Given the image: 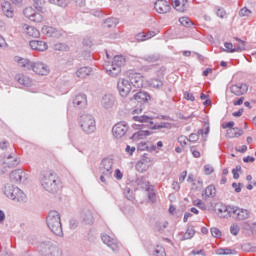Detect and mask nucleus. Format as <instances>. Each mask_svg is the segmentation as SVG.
Listing matches in <instances>:
<instances>
[{
	"label": "nucleus",
	"mask_w": 256,
	"mask_h": 256,
	"mask_svg": "<svg viewBox=\"0 0 256 256\" xmlns=\"http://www.w3.org/2000/svg\"><path fill=\"white\" fill-rule=\"evenodd\" d=\"M14 61L19 67H22L24 71H33L36 75H41L42 77L47 76L51 72L49 66L41 61L31 62L29 59L19 56H16Z\"/></svg>",
	"instance_id": "obj_1"
},
{
	"label": "nucleus",
	"mask_w": 256,
	"mask_h": 256,
	"mask_svg": "<svg viewBox=\"0 0 256 256\" xmlns=\"http://www.w3.org/2000/svg\"><path fill=\"white\" fill-rule=\"evenodd\" d=\"M40 183L48 193H57L61 189V180L53 171L44 172L40 178Z\"/></svg>",
	"instance_id": "obj_2"
},
{
	"label": "nucleus",
	"mask_w": 256,
	"mask_h": 256,
	"mask_svg": "<svg viewBox=\"0 0 256 256\" xmlns=\"http://www.w3.org/2000/svg\"><path fill=\"white\" fill-rule=\"evenodd\" d=\"M46 223H47L48 229H50V231L54 233V235H57L58 237H62L63 226L61 224V215L59 214V212L55 210L50 211L46 218Z\"/></svg>",
	"instance_id": "obj_3"
},
{
	"label": "nucleus",
	"mask_w": 256,
	"mask_h": 256,
	"mask_svg": "<svg viewBox=\"0 0 256 256\" xmlns=\"http://www.w3.org/2000/svg\"><path fill=\"white\" fill-rule=\"evenodd\" d=\"M4 195L11 201H17V203H25L27 201V195L22 192L19 187H15L11 184H7L4 187Z\"/></svg>",
	"instance_id": "obj_4"
},
{
	"label": "nucleus",
	"mask_w": 256,
	"mask_h": 256,
	"mask_svg": "<svg viewBox=\"0 0 256 256\" xmlns=\"http://www.w3.org/2000/svg\"><path fill=\"white\" fill-rule=\"evenodd\" d=\"M123 65H125V57L123 55L114 56L112 63L105 68L107 75L110 77H119Z\"/></svg>",
	"instance_id": "obj_5"
},
{
	"label": "nucleus",
	"mask_w": 256,
	"mask_h": 256,
	"mask_svg": "<svg viewBox=\"0 0 256 256\" xmlns=\"http://www.w3.org/2000/svg\"><path fill=\"white\" fill-rule=\"evenodd\" d=\"M113 159L111 158H104L99 166V173H100V181L102 183H107L108 179H111L113 175Z\"/></svg>",
	"instance_id": "obj_6"
},
{
	"label": "nucleus",
	"mask_w": 256,
	"mask_h": 256,
	"mask_svg": "<svg viewBox=\"0 0 256 256\" xmlns=\"http://www.w3.org/2000/svg\"><path fill=\"white\" fill-rule=\"evenodd\" d=\"M79 125L82 131L84 133H87V135H91V133H95V129H97L95 118L89 114H84L80 116Z\"/></svg>",
	"instance_id": "obj_7"
},
{
	"label": "nucleus",
	"mask_w": 256,
	"mask_h": 256,
	"mask_svg": "<svg viewBox=\"0 0 256 256\" xmlns=\"http://www.w3.org/2000/svg\"><path fill=\"white\" fill-rule=\"evenodd\" d=\"M151 165H153V158L151 155L145 153L136 163V171H138V173H145V171H149Z\"/></svg>",
	"instance_id": "obj_8"
},
{
	"label": "nucleus",
	"mask_w": 256,
	"mask_h": 256,
	"mask_svg": "<svg viewBox=\"0 0 256 256\" xmlns=\"http://www.w3.org/2000/svg\"><path fill=\"white\" fill-rule=\"evenodd\" d=\"M127 131H129V125L126 122H118L112 128V135L116 139H121V137H125Z\"/></svg>",
	"instance_id": "obj_9"
},
{
	"label": "nucleus",
	"mask_w": 256,
	"mask_h": 256,
	"mask_svg": "<svg viewBox=\"0 0 256 256\" xmlns=\"http://www.w3.org/2000/svg\"><path fill=\"white\" fill-rule=\"evenodd\" d=\"M23 13H24V17L33 21V23H43V20H44L43 15L35 12V9H33V7L25 8Z\"/></svg>",
	"instance_id": "obj_10"
},
{
	"label": "nucleus",
	"mask_w": 256,
	"mask_h": 256,
	"mask_svg": "<svg viewBox=\"0 0 256 256\" xmlns=\"http://www.w3.org/2000/svg\"><path fill=\"white\" fill-rule=\"evenodd\" d=\"M247 91H249V85H247V83H237L230 87V92L236 97L247 95Z\"/></svg>",
	"instance_id": "obj_11"
},
{
	"label": "nucleus",
	"mask_w": 256,
	"mask_h": 256,
	"mask_svg": "<svg viewBox=\"0 0 256 256\" xmlns=\"http://www.w3.org/2000/svg\"><path fill=\"white\" fill-rule=\"evenodd\" d=\"M232 217H234V219H237V221H245L249 219V217H251V212L247 209L234 206Z\"/></svg>",
	"instance_id": "obj_12"
},
{
	"label": "nucleus",
	"mask_w": 256,
	"mask_h": 256,
	"mask_svg": "<svg viewBox=\"0 0 256 256\" xmlns=\"http://www.w3.org/2000/svg\"><path fill=\"white\" fill-rule=\"evenodd\" d=\"M117 105V100L113 94H105L101 99V107L106 110H111Z\"/></svg>",
	"instance_id": "obj_13"
},
{
	"label": "nucleus",
	"mask_w": 256,
	"mask_h": 256,
	"mask_svg": "<svg viewBox=\"0 0 256 256\" xmlns=\"http://www.w3.org/2000/svg\"><path fill=\"white\" fill-rule=\"evenodd\" d=\"M117 87L121 97H127V95L131 93V83L129 82V80L120 78L118 80Z\"/></svg>",
	"instance_id": "obj_14"
},
{
	"label": "nucleus",
	"mask_w": 256,
	"mask_h": 256,
	"mask_svg": "<svg viewBox=\"0 0 256 256\" xmlns=\"http://www.w3.org/2000/svg\"><path fill=\"white\" fill-rule=\"evenodd\" d=\"M101 239L103 243L107 245V247H109V249H111L114 253H117L119 251V241H117V239L112 238L107 234H103L101 236Z\"/></svg>",
	"instance_id": "obj_15"
},
{
	"label": "nucleus",
	"mask_w": 256,
	"mask_h": 256,
	"mask_svg": "<svg viewBox=\"0 0 256 256\" xmlns=\"http://www.w3.org/2000/svg\"><path fill=\"white\" fill-rule=\"evenodd\" d=\"M154 9L160 15H165L171 11V5L164 0H158L154 4Z\"/></svg>",
	"instance_id": "obj_16"
},
{
	"label": "nucleus",
	"mask_w": 256,
	"mask_h": 256,
	"mask_svg": "<svg viewBox=\"0 0 256 256\" xmlns=\"http://www.w3.org/2000/svg\"><path fill=\"white\" fill-rule=\"evenodd\" d=\"M129 79L133 87H136L137 89H141V87H143V75L135 72H130Z\"/></svg>",
	"instance_id": "obj_17"
},
{
	"label": "nucleus",
	"mask_w": 256,
	"mask_h": 256,
	"mask_svg": "<svg viewBox=\"0 0 256 256\" xmlns=\"http://www.w3.org/2000/svg\"><path fill=\"white\" fill-rule=\"evenodd\" d=\"M233 209H234V206H229V205L221 204L219 206V208L217 209L218 216L222 217L224 219H227L229 217H233Z\"/></svg>",
	"instance_id": "obj_18"
},
{
	"label": "nucleus",
	"mask_w": 256,
	"mask_h": 256,
	"mask_svg": "<svg viewBox=\"0 0 256 256\" xmlns=\"http://www.w3.org/2000/svg\"><path fill=\"white\" fill-rule=\"evenodd\" d=\"M172 6L178 13H185L189 9L188 0H172Z\"/></svg>",
	"instance_id": "obj_19"
},
{
	"label": "nucleus",
	"mask_w": 256,
	"mask_h": 256,
	"mask_svg": "<svg viewBox=\"0 0 256 256\" xmlns=\"http://www.w3.org/2000/svg\"><path fill=\"white\" fill-rule=\"evenodd\" d=\"M42 33L46 35V37H54L56 39H59V37H63V32H61V30H57L56 28L51 26H44L42 28Z\"/></svg>",
	"instance_id": "obj_20"
},
{
	"label": "nucleus",
	"mask_w": 256,
	"mask_h": 256,
	"mask_svg": "<svg viewBox=\"0 0 256 256\" xmlns=\"http://www.w3.org/2000/svg\"><path fill=\"white\" fill-rule=\"evenodd\" d=\"M2 163L4 167H17V165H19V158L15 154H9L7 156H4Z\"/></svg>",
	"instance_id": "obj_21"
},
{
	"label": "nucleus",
	"mask_w": 256,
	"mask_h": 256,
	"mask_svg": "<svg viewBox=\"0 0 256 256\" xmlns=\"http://www.w3.org/2000/svg\"><path fill=\"white\" fill-rule=\"evenodd\" d=\"M29 46L33 51H47L49 47L46 42L39 40H31Z\"/></svg>",
	"instance_id": "obj_22"
},
{
	"label": "nucleus",
	"mask_w": 256,
	"mask_h": 256,
	"mask_svg": "<svg viewBox=\"0 0 256 256\" xmlns=\"http://www.w3.org/2000/svg\"><path fill=\"white\" fill-rule=\"evenodd\" d=\"M74 107H78V109H83V107H87V96L85 94H78L73 99Z\"/></svg>",
	"instance_id": "obj_23"
},
{
	"label": "nucleus",
	"mask_w": 256,
	"mask_h": 256,
	"mask_svg": "<svg viewBox=\"0 0 256 256\" xmlns=\"http://www.w3.org/2000/svg\"><path fill=\"white\" fill-rule=\"evenodd\" d=\"M217 195V189L215 188V185H209L202 191V198L207 199H214V197Z\"/></svg>",
	"instance_id": "obj_24"
},
{
	"label": "nucleus",
	"mask_w": 256,
	"mask_h": 256,
	"mask_svg": "<svg viewBox=\"0 0 256 256\" xmlns=\"http://www.w3.org/2000/svg\"><path fill=\"white\" fill-rule=\"evenodd\" d=\"M82 223L84 225H93L95 223V218L93 217V211L84 210L81 214Z\"/></svg>",
	"instance_id": "obj_25"
},
{
	"label": "nucleus",
	"mask_w": 256,
	"mask_h": 256,
	"mask_svg": "<svg viewBox=\"0 0 256 256\" xmlns=\"http://www.w3.org/2000/svg\"><path fill=\"white\" fill-rule=\"evenodd\" d=\"M151 99V96H149L146 92H138L133 95L131 98V101H137V103H140V105H143V103H147Z\"/></svg>",
	"instance_id": "obj_26"
},
{
	"label": "nucleus",
	"mask_w": 256,
	"mask_h": 256,
	"mask_svg": "<svg viewBox=\"0 0 256 256\" xmlns=\"http://www.w3.org/2000/svg\"><path fill=\"white\" fill-rule=\"evenodd\" d=\"M15 79L20 85H23V87H31V85H33V80L23 74H17Z\"/></svg>",
	"instance_id": "obj_27"
},
{
	"label": "nucleus",
	"mask_w": 256,
	"mask_h": 256,
	"mask_svg": "<svg viewBox=\"0 0 256 256\" xmlns=\"http://www.w3.org/2000/svg\"><path fill=\"white\" fill-rule=\"evenodd\" d=\"M52 246H53V243H51L50 241L41 242L38 245V251H39V253H41V255L47 256V255H49V251H51Z\"/></svg>",
	"instance_id": "obj_28"
},
{
	"label": "nucleus",
	"mask_w": 256,
	"mask_h": 256,
	"mask_svg": "<svg viewBox=\"0 0 256 256\" xmlns=\"http://www.w3.org/2000/svg\"><path fill=\"white\" fill-rule=\"evenodd\" d=\"M23 175H25V172L21 169L14 170L10 173V180L13 183H21L23 179Z\"/></svg>",
	"instance_id": "obj_29"
},
{
	"label": "nucleus",
	"mask_w": 256,
	"mask_h": 256,
	"mask_svg": "<svg viewBox=\"0 0 256 256\" xmlns=\"http://www.w3.org/2000/svg\"><path fill=\"white\" fill-rule=\"evenodd\" d=\"M1 7L6 17H9L10 19H12L14 12H13V7H11V3L8 1H4L2 2Z\"/></svg>",
	"instance_id": "obj_30"
},
{
	"label": "nucleus",
	"mask_w": 256,
	"mask_h": 256,
	"mask_svg": "<svg viewBox=\"0 0 256 256\" xmlns=\"http://www.w3.org/2000/svg\"><path fill=\"white\" fill-rule=\"evenodd\" d=\"M93 70L91 69V67H81L76 71V77H79L80 79H85V77H89V75H91V72Z\"/></svg>",
	"instance_id": "obj_31"
},
{
	"label": "nucleus",
	"mask_w": 256,
	"mask_h": 256,
	"mask_svg": "<svg viewBox=\"0 0 256 256\" xmlns=\"http://www.w3.org/2000/svg\"><path fill=\"white\" fill-rule=\"evenodd\" d=\"M24 31L26 33V35H28L29 37H39V35H41V33L37 30V28L33 27V26H29V25H25L24 26Z\"/></svg>",
	"instance_id": "obj_32"
},
{
	"label": "nucleus",
	"mask_w": 256,
	"mask_h": 256,
	"mask_svg": "<svg viewBox=\"0 0 256 256\" xmlns=\"http://www.w3.org/2000/svg\"><path fill=\"white\" fill-rule=\"evenodd\" d=\"M119 25V20L117 18H107L104 23V29H111L113 27H117Z\"/></svg>",
	"instance_id": "obj_33"
},
{
	"label": "nucleus",
	"mask_w": 256,
	"mask_h": 256,
	"mask_svg": "<svg viewBox=\"0 0 256 256\" xmlns=\"http://www.w3.org/2000/svg\"><path fill=\"white\" fill-rule=\"evenodd\" d=\"M51 5H56V7H61V9H67L71 3L69 0H48Z\"/></svg>",
	"instance_id": "obj_34"
},
{
	"label": "nucleus",
	"mask_w": 256,
	"mask_h": 256,
	"mask_svg": "<svg viewBox=\"0 0 256 256\" xmlns=\"http://www.w3.org/2000/svg\"><path fill=\"white\" fill-rule=\"evenodd\" d=\"M146 191L148 192V199L151 201V203L157 202V195L153 191V186H150L149 183L146 185Z\"/></svg>",
	"instance_id": "obj_35"
},
{
	"label": "nucleus",
	"mask_w": 256,
	"mask_h": 256,
	"mask_svg": "<svg viewBox=\"0 0 256 256\" xmlns=\"http://www.w3.org/2000/svg\"><path fill=\"white\" fill-rule=\"evenodd\" d=\"M151 135V131L149 130H139L138 132L133 134V139H145L146 137H149Z\"/></svg>",
	"instance_id": "obj_36"
},
{
	"label": "nucleus",
	"mask_w": 256,
	"mask_h": 256,
	"mask_svg": "<svg viewBox=\"0 0 256 256\" xmlns=\"http://www.w3.org/2000/svg\"><path fill=\"white\" fill-rule=\"evenodd\" d=\"M142 59L146 61V63H157V61H159L161 57L159 56V54H149L145 55Z\"/></svg>",
	"instance_id": "obj_37"
},
{
	"label": "nucleus",
	"mask_w": 256,
	"mask_h": 256,
	"mask_svg": "<svg viewBox=\"0 0 256 256\" xmlns=\"http://www.w3.org/2000/svg\"><path fill=\"white\" fill-rule=\"evenodd\" d=\"M152 37H155V32L150 31L148 33H140L137 35V41H147L151 39Z\"/></svg>",
	"instance_id": "obj_38"
},
{
	"label": "nucleus",
	"mask_w": 256,
	"mask_h": 256,
	"mask_svg": "<svg viewBox=\"0 0 256 256\" xmlns=\"http://www.w3.org/2000/svg\"><path fill=\"white\" fill-rule=\"evenodd\" d=\"M133 119L138 121V123H151V125H153V118L149 116H134Z\"/></svg>",
	"instance_id": "obj_39"
},
{
	"label": "nucleus",
	"mask_w": 256,
	"mask_h": 256,
	"mask_svg": "<svg viewBox=\"0 0 256 256\" xmlns=\"http://www.w3.org/2000/svg\"><path fill=\"white\" fill-rule=\"evenodd\" d=\"M47 256H63V252L61 249H59V247L52 244V247L50 248Z\"/></svg>",
	"instance_id": "obj_40"
},
{
	"label": "nucleus",
	"mask_w": 256,
	"mask_h": 256,
	"mask_svg": "<svg viewBox=\"0 0 256 256\" xmlns=\"http://www.w3.org/2000/svg\"><path fill=\"white\" fill-rule=\"evenodd\" d=\"M150 87H153V89H161L163 87V80L161 79H151L149 81Z\"/></svg>",
	"instance_id": "obj_41"
},
{
	"label": "nucleus",
	"mask_w": 256,
	"mask_h": 256,
	"mask_svg": "<svg viewBox=\"0 0 256 256\" xmlns=\"http://www.w3.org/2000/svg\"><path fill=\"white\" fill-rule=\"evenodd\" d=\"M236 41H238V44L232 51H235V53H241V51H245V41L239 38H236Z\"/></svg>",
	"instance_id": "obj_42"
},
{
	"label": "nucleus",
	"mask_w": 256,
	"mask_h": 256,
	"mask_svg": "<svg viewBox=\"0 0 256 256\" xmlns=\"http://www.w3.org/2000/svg\"><path fill=\"white\" fill-rule=\"evenodd\" d=\"M217 255H233L235 253V250H232L231 248H219L216 250Z\"/></svg>",
	"instance_id": "obj_43"
},
{
	"label": "nucleus",
	"mask_w": 256,
	"mask_h": 256,
	"mask_svg": "<svg viewBox=\"0 0 256 256\" xmlns=\"http://www.w3.org/2000/svg\"><path fill=\"white\" fill-rule=\"evenodd\" d=\"M194 236H195V229L193 227H189L184 233L183 239L184 240L193 239Z\"/></svg>",
	"instance_id": "obj_44"
},
{
	"label": "nucleus",
	"mask_w": 256,
	"mask_h": 256,
	"mask_svg": "<svg viewBox=\"0 0 256 256\" xmlns=\"http://www.w3.org/2000/svg\"><path fill=\"white\" fill-rule=\"evenodd\" d=\"M55 51H69V46L65 43H56L54 45Z\"/></svg>",
	"instance_id": "obj_45"
},
{
	"label": "nucleus",
	"mask_w": 256,
	"mask_h": 256,
	"mask_svg": "<svg viewBox=\"0 0 256 256\" xmlns=\"http://www.w3.org/2000/svg\"><path fill=\"white\" fill-rule=\"evenodd\" d=\"M179 23L182 24L183 27H191V25H193V22H191V19H189V17L179 18Z\"/></svg>",
	"instance_id": "obj_46"
},
{
	"label": "nucleus",
	"mask_w": 256,
	"mask_h": 256,
	"mask_svg": "<svg viewBox=\"0 0 256 256\" xmlns=\"http://www.w3.org/2000/svg\"><path fill=\"white\" fill-rule=\"evenodd\" d=\"M193 205L195 207H198L199 209H202V211H205V209H207V206L205 205V202H203L201 199L194 200Z\"/></svg>",
	"instance_id": "obj_47"
},
{
	"label": "nucleus",
	"mask_w": 256,
	"mask_h": 256,
	"mask_svg": "<svg viewBox=\"0 0 256 256\" xmlns=\"http://www.w3.org/2000/svg\"><path fill=\"white\" fill-rule=\"evenodd\" d=\"M240 231H241V228L239 227L238 224H232L230 226V233H231V235L237 236V235H239Z\"/></svg>",
	"instance_id": "obj_48"
},
{
	"label": "nucleus",
	"mask_w": 256,
	"mask_h": 256,
	"mask_svg": "<svg viewBox=\"0 0 256 256\" xmlns=\"http://www.w3.org/2000/svg\"><path fill=\"white\" fill-rule=\"evenodd\" d=\"M26 241L28 245H35L37 243V236L30 234L27 236Z\"/></svg>",
	"instance_id": "obj_49"
},
{
	"label": "nucleus",
	"mask_w": 256,
	"mask_h": 256,
	"mask_svg": "<svg viewBox=\"0 0 256 256\" xmlns=\"http://www.w3.org/2000/svg\"><path fill=\"white\" fill-rule=\"evenodd\" d=\"M210 231L212 237H215L216 239H219V237H221V230H219V228L213 227Z\"/></svg>",
	"instance_id": "obj_50"
},
{
	"label": "nucleus",
	"mask_w": 256,
	"mask_h": 256,
	"mask_svg": "<svg viewBox=\"0 0 256 256\" xmlns=\"http://www.w3.org/2000/svg\"><path fill=\"white\" fill-rule=\"evenodd\" d=\"M224 47H225V51L227 53H235V48H233V43H230V42H226L224 44Z\"/></svg>",
	"instance_id": "obj_51"
},
{
	"label": "nucleus",
	"mask_w": 256,
	"mask_h": 256,
	"mask_svg": "<svg viewBox=\"0 0 256 256\" xmlns=\"http://www.w3.org/2000/svg\"><path fill=\"white\" fill-rule=\"evenodd\" d=\"M154 256H166L165 254V249L163 247H157L155 250H154Z\"/></svg>",
	"instance_id": "obj_52"
},
{
	"label": "nucleus",
	"mask_w": 256,
	"mask_h": 256,
	"mask_svg": "<svg viewBox=\"0 0 256 256\" xmlns=\"http://www.w3.org/2000/svg\"><path fill=\"white\" fill-rule=\"evenodd\" d=\"M44 1L45 0H34V7L37 11H43V7H41V5H43Z\"/></svg>",
	"instance_id": "obj_53"
},
{
	"label": "nucleus",
	"mask_w": 256,
	"mask_h": 256,
	"mask_svg": "<svg viewBox=\"0 0 256 256\" xmlns=\"http://www.w3.org/2000/svg\"><path fill=\"white\" fill-rule=\"evenodd\" d=\"M124 195L128 201H133V192H131V189L126 188L124 191Z\"/></svg>",
	"instance_id": "obj_54"
},
{
	"label": "nucleus",
	"mask_w": 256,
	"mask_h": 256,
	"mask_svg": "<svg viewBox=\"0 0 256 256\" xmlns=\"http://www.w3.org/2000/svg\"><path fill=\"white\" fill-rule=\"evenodd\" d=\"M217 17H220V19H224V17L227 15V12H225V9L218 8L216 11Z\"/></svg>",
	"instance_id": "obj_55"
},
{
	"label": "nucleus",
	"mask_w": 256,
	"mask_h": 256,
	"mask_svg": "<svg viewBox=\"0 0 256 256\" xmlns=\"http://www.w3.org/2000/svg\"><path fill=\"white\" fill-rule=\"evenodd\" d=\"M240 17H249L251 15V11L247 8H242L239 12Z\"/></svg>",
	"instance_id": "obj_56"
},
{
	"label": "nucleus",
	"mask_w": 256,
	"mask_h": 256,
	"mask_svg": "<svg viewBox=\"0 0 256 256\" xmlns=\"http://www.w3.org/2000/svg\"><path fill=\"white\" fill-rule=\"evenodd\" d=\"M215 170L213 169V166L207 164L204 166V172L206 175H211Z\"/></svg>",
	"instance_id": "obj_57"
},
{
	"label": "nucleus",
	"mask_w": 256,
	"mask_h": 256,
	"mask_svg": "<svg viewBox=\"0 0 256 256\" xmlns=\"http://www.w3.org/2000/svg\"><path fill=\"white\" fill-rule=\"evenodd\" d=\"M184 99H186V101H195V96H193V94L186 91L184 92Z\"/></svg>",
	"instance_id": "obj_58"
},
{
	"label": "nucleus",
	"mask_w": 256,
	"mask_h": 256,
	"mask_svg": "<svg viewBox=\"0 0 256 256\" xmlns=\"http://www.w3.org/2000/svg\"><path fill=\"white\" fill-rule=\"evenodd\" d=\"M226 137H229V139H234L235 137V128H230L226 132Z\"/></svg>",
	"instance_id": "obj_59"
},
{
	"label": "nucleus",
	"mask_w": 256,
	"mask_h": 256,
	"mask_svg": "<svg viewBox=\"0 0 256 256\" xmlns=\"http://www.w3.org/2000/svg\"><path fill=\"white\" fill-rule=\"evenodd\" d=\"M82 43L85 47H91L93 45V41L90 37L84 38Z\"/></svg>",
	"instance_id": "obj_60"
},
{
	"label": "nucleus",
	"mask_w": 256,
	"mask_h": 256,
	"mask_svg": "<svg viewBox=\"0 0 256 256\" xmlns=\"http://www.w3.org/2000/svg\"><path fill=\"white\" fill-rule=\"evenodd\" d=\"M233 189H235V193H241V187H243V184L241 183H232Z\"/></svg>",
	"instance_id": "obj_61"
},
{
	"label": "nucleus",
	"mask_w": 256,
	"mask_h": 256,
	"mask_svg": "<svg viewBox=\"0 0 256 256\" xmlns=\"http://www.w3.org/2000/svg\"><path fill=\"white\" fill-rule=\"evenodd\" d=\"M188 141L191 143L199 141V134H190Z\"/></svg>",
	"instance_id": "obj_62"
},
{
	"label": "nucleus",
	"mask_w": 256,
	"mask_h": 256,
	"mask_svg": "<svg viewBox=\"0 0 256 256\" xmlns=\"http://www.w3.org/2000/svg\"><path fill=\"white\" fill-rule=\"evenodd\" d=\"M167 225H169L167 222H162L157 224L158 231H164L167 229Z\"/></svg>",
	"instance_id": "obj_63"
},
{
	"label": "nucleus",
	"mask_w": 256,
	"mask_h": 256,
	"mask_svg": "<svg viewBox=\"0 0 256 256\" xmlns=\"http://www.w3.org/2000/svg\"><path fill=\"white\" fill-rule=\"evenodd\" d=\"M187 141H189V140L187 139V136H180V137L178 138V143H180V145H187Z\"/></svg>",
	"instance_id": "obj_64"
}]
</instances>
